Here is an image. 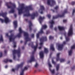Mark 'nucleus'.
<instances>
[{
	"instance_id": "obj_34",
	"label": "nucleus",
	"mask_w": 75,
	"mask_h": 75,
	"mask_svg": "<svg viewBox=\"0 0 75 75\" xmlns=\"http://www.w3.org/2000/svg\"><path fill=\"white\" fill-rule=\"evenodd\" d=\"M49 39L50 40H52L54 39V37H52L51 36H50L49 37Z\"/></svg>"
},
{
	"instance_id": "obj_35",
	"label": "nucleus",
	"mask_w": 75,
	"mask_h": 75,
	"mask_svg": "<svg viewBox=\"0 0 75 75\" xmlns=\"http://www.w3.org/2000/svg\"><path fill=\"white\" fill-rule=\"evenodd\" d=\"M38 66V63L36 62L35 64V68H37Z\"/></svg>"
},
{
	"instance_id": "obj_40",
	"label": "nucleus",
	"mask_w": 75,
	"mask_h": 75,
	"mask_svg": "<svg viewBox=\"0 0 75 75\" xmlns=\"http://www.w3.org/2000/svg\"><path fill=\"white\" fill-rule=\"evenodd\" d=\"M50 23L51 24H54V22L53 21V20H52L51 22H50Z\"/></svg>"
},
{
	"instance_id": "obj_50",
	"label": "nucleus",
	"mask_w": 75,
	"mask_h": 75,
	"mask_svg": "<svg viewBox=\"0 0 75 75\" xmlns=\"http://www.w3.org/2000/svg\"><path fill=\"white\" fill-rule=\"evenodd\" d=\"M52 27H53V25L51 24V25L50 26V28H52Z\"/></svg>"
},
{
	"instance_id": "obj_61",
	"label": "nucleus",
	"mask_w": 75,
	"mask_h": 75,
	"mask_svg": "<svg viewBox=\"0 0 75 75\" xmlns=\"http://www.w3.org/2000/svg\"><path fill=\"white\" fill-rule=\"evenodd\" d=\"M25 20L26 21H28V19H25Z\"/></svg>"
},
{
	"instance_id": "obj_45",
	"label": "nucleus",
	"mask_w": 75,
	"mask_h": 75,
	"mask_svg": "<svg viewBox=\"0 0 75 75\" xmlns=\"http://www.w3.org/2000/svg\"><path fill=\"white\" fill-rule=\"evenodd\" d=\"M31 37L32 38H34V34H32L31 35Z\"/></svg>"
},
{
	"instance_id": "obj_1",
	"label": "nucleus",
	"mask_w": 75,
	"mask_h": 75,
	"mask_svg": "<svg viewBox=\"0 0 75 75\" xmlns=\"http://www.w3.org/2000/svg\"><path fill=\"white\" fill-rule=\"evenodd\" d=\"M23 10H25V12L27 13L26 14H24V17L31 16V19H34L35 18V16H36L37 17L38 16V13L37 12H36L35 13H33L32 15L30 13V10H33V7H32L31 5L25 7L23 4H22L21 5L20 8L18 9L19 15H21V14L23 13Z\"/></svg>"
},
{
	"instance_id": "obj_55",
	"label": "nucleus",
	"mask_w": 75,
	"mask_h": 75,
	"mask_svg": "<svg viewBox=\"0 0 75 75\" xmlns=\"http://www.w3.org/2000/svg\"><path fill=\"white\" fill-rule=\"evenodd\" d=\"M51 11H52V12H53V13H54V12H55V11L53 9H51Z\"/></svg>"
},
{
	"instance_id": "obj_27",
	"label": "nucleus",
	"mask_w": 75,
	"mask_h": 75,
	"mask_svg": "<svg viewBox=\"0 0 75 75\" xmlns=\"http://www.w3.org/2000/svg\"><path fill=\"white\" fill-rule=\"evenodd\" d=\"M47 28V26L46 25H43L42 26V28H42V29H45Z\"/></svg>"
},
{
	"instance_id": "obj_6",
	"label": "nucleus",
	"mask_w": 75,
	"mask_h": 75,
	"mask_svg": "<svg viewBox=\"0 0 75 75\" xmlns=\"http://www.w3.org/2000/svg\"><path fill=\"white\" fill-rule=\"evenodd\" d=\"M6 36L9 37L10 42L12 41H14V40L16 38V36H14V34H11L10 36H8V34L7 33L6 34Z\"/></svg>"
},
{
	"instance_id": "obj_41",
	"label": "nucleus",
	"mask_w": 75,
	"mask_h": 75,
	"mask_svg": "<svg viewBox=\"0 0 75 75\" xmlns=\"http://www.w3.org/2000/svg\"><path fill=\"white\" fill-rule=\"evenodd\" d=\"M2 54H3V53H2V52H0V58L2 57Z\"/></svg>"
},
{
	"instance_id": "obj_2",
	"label": "nucleus",
	"mask_w": 75,
	"mask_h": 75,
	"mask_svg": "<svg viewBox=\"0 0 75 75\" xmlns=\"http://www.w3.org/2000/svg\"><path fill=\"white\" fill-rule=\"evenodd\" d=\"M19 33H18L17 36L14 35L15 37H16L15 38H17V37L19 38V37H20L21 36V34H22V33H23L24 34V36L25 37V41L24 42V45H26L28 41H31V39L29 38L28 37V33L25 32L24 31H23L21 30V28H19Z\"/></svg>"
},
{
	"instance_id": "obj_21",
	"label": "nucleus",
	"mask_w": 75,
	"mask_h": 75,
	"mask_svg": "<svg viewBox=\"0 0 75 75\" xmlns=\"http://www.w3.org/2000/svg\"><path fill=\"white\" fill-rule=\"evenodd\" d=\"M40 58H42L44 57V53H43V52L42 51L40 52Z\"/></svg>"
},
{
	"instance_id": "obj_59",
	"label": "nucleus",
	"mask_w": 75,
	"mask_h": 75,
	"mask_svg": "<svg viewBox=\"0 0 75 75\" xmlns=\"http://www.w3.org/2000/svg\"><path fill=\"white\" fill-rule=\"evenodd\" d=\"M14 16L15 18H16L17 17V15H16V14H14Z\"/></svg>"
},
{
	"instance_id": "obj_52",
	"label": "nucleus",
	"mask_w": 75,
	"mask_h": 75,
	"mask_svg": "<svg viewBox=\"0 0 75 75\" xmlns=\"http://www.w3.org/2000/svg\"><path fill=\"white\" fill-rule=\"evenodd\" d=\"M4 52L5 54H7V51L6 50H5L4 51Z\"/></svg>"
},
{
	"instance_id": "obj_63",
	"label": "nucleus",
	"mask_w": 75,
	"mask_h": 75,
	"mask_svg": "<svg viewBox=\"0 0 75 75\" xmlns=\"http://www.w3.org/2000/svg\"><path fill=\"white\" fill-rule=\"evenodd\" d=\"M34 33H35V32H36V30H34Z\"/></svg>"
},
{
	"instance_id": "obj_47",
	"label": "nucleus",
	"mask_w": 75,
	"mask_h": 75,
	"mask_svg": "<svg viewBox=\"0 0 75 75\" xmlns=\"http://www.w3.org/2000/svg\"><path fill=\"white\" fill-rule=\"evenodd\" d=\"M50 33V31L47 30V31L46 34H49V33Z\"/></svg>"
},
{
	"instance_id": "obj_46",
	"label": "nucleus",
	"mask_w": 75,
	"mask_h": 75,
	"mask_svg": "<svg viewBox=\"0 0 75 75\" xmlns=\"http://www.w3.org/2000/svg\"><path fill=\"white\" fill-rule=\"evenodd\" d=\"M71 5H74V4H75V2H72L71 3Z\"/></svg>"
},
{
	"instance_id": "obj_43",
	"label": "nucleus",
	"mask_w": 75,
	"mask_h": 75,
	"mask_svg": "<svg viewBox=\"0 0 75 75\" xmlns=\"http://www.w3.org/2000/svg\"><path fill=\"white\" fill-rule=\"evenodd\" d=\"M39 33L38 34H37V38H39Z\"/></svg>"
},
{
	"instance_id": "obj_22",
	"label": "nucleus",
	"mask_w": 75,
	"mask_h": 75,
	"mask_svg": "<svg viewBox=\"0 0 75 75\" xmlns=\"http://www.w3.org/2000/svg\"><path fill=\"white\" fill-rule=\"evenodd\" d=\"M13 24L15 25V28H16L17 27V21H14L13 22Z\"/></svg>"
},
{
	"instance_id": "obj_51",
	"label": "nucleus",
	"mask_w": 75,
	"mask_h": 75,
	"mask_svg": "<svg viewBox=\"0 0 75 75\" xmlns=\"http://www.w3.org/2000/svg\"><path fill=\"white\" fill-rule=\"evenodd\" d=\"M12 6L13 8H16V5H15V4L12 5Z\"/></svg>"
},
{
	"instance_id": "obj_10",
	"label": "nucleus",
	"mask_w": 75,
	"mask_h": 75,
	"mask_svg": "<svg viewBox=\"0 0 75 75\" xmlns=\"http://www.w3.org/2000/svg\"><path fill=\"white\" fill-rule=\"evenodd\" d=\"M23 63H22L18 65L17 68H15L14 69H12V71L13 72H14L16 70L17 71L18 69V68H22L23 67Z\"/></svg>"
},
{
	"instance_id": "obj_9",
	"label": "nucleus",
	"mask_w": 75,
	"mask_h": 75,
	"mask_svg": "<svg viewBox=\"0 0 75 75\" xmlns=\"http://www.w3.org/2000/svg\"><path fill=\"white\" fill-rule=\"evenodd\" d=\"M59 55H60V53H58L57 54V58H56L57 61H58L59 60H60V62H64L65 60V59H59Z\"/></svg>"
},
{
	"instance_id": "obj_23",
	"label": "nucleus",
	"mask_w": 75,
	"mask_h": 75,
	"mask_svg": "<svg viewBox=\"0 0 75 75\" xmlns=\"http://www.w3.org/2000/svg\"><path fill=\"white\" fill-rule=\"evenodd\" d=\"M66 34L67 33H64V35L66 37V41H69V38L68 36L66 37Z\"/></svg>"
},
{
	"instance_id": "obj_62",
	"label": "nucleus",
	"mask_w": 75,
	"mask_h": 75,
	"mask_svg": "<svg viewBox=\"0 0 75 75\" xmlns=\"http://www.w3.org/2000/svg\"><path fill=\"white\" fill-rule=\"evenodd\" d=\"M8 67V66H7V65H6V66H5V68H7Z\"/></svg>"
},
{
	"instance_id": "obj_29",
	"label": "nucleus",
	"mask_w": 75,
	"mask_h": 75,
	"mask_svg": "<svg viewBox=\"0 0 75 75\" xmlns=\"http://www.w3.org/2000/svg\"><path fill=\"white\" fill-rule=\"evenodd\" d=\"M44 52L46 54H47L48 52V49L46 48H44Z\"/></svg>"
},
{
	"instance_id": "obj_44",
	"label": "nucleus",
	"mask_w": 75,
	"mask_h": 75,
	"mask_svg": "<svg viewBox=\"0 0 75 75\" xmlns=\"http://www.w3.org/2000/svg\"><path fill=\"white\" fill-rule=\"evenodd\" d=\"M75 10L74 9H73V13H72V15L73 16H74V13H75Z\"/></svg>"
},
{
	"instance_id": "obj_20",
	"label": "nucleus",
	"mask_w": 75,
	"mask_h": 75,
	"mask_svg": "<svg viewBox=\"0 0 75 75\" xmlns=\"http://www.w3.org/2000/svg\"><path fill=\"white\" fill-rule=\"evenodd\" d=\"M44 18H45L44 17H40L39 18V21L40 24H41L42 21H43V19H44Z\"/></svg>"
},
{
	"instance_id": "obj_15",
	"label": "nucleus",
	"mask_w": 75,
	"mask_h": 75,
	"mask_svg": "<svg viewBox=\"0 0 75 75\" xmlns=\"http://www.w3.org/2000/svg\"><path fill=\"white\" fill-rule=\"evenodd\" d=\"M63 47H64V45H63V44L58 45V50L61 51V50H62V48H63Z\"/></svg>"
},
{
	"instance_id": "obj_42",
	"label": "nucleus",
	"mask_w": 75,
	"mask_h": 75,
	"mask_svg": "<svg viewBox=\"0 0 75 75\" xmlns=\"http://www.w3.org/2000/svg\"><path fill=\"white\" fill-rule=\"evenodd\" d=\"M47 17L49 18H51V15L50 14H48L47 15Z\"/></svg>"
},
{
	"instance_id": "obj_24",
	"label": "nucleus",
	"mask_w": 75,
	"mask_h": 75,
	"mask_svg": "<svg viewBox=\"0 0 75 75\" xmlns=\"http://www.w3.org/2000/svg\"><path fill=\"white\" fill-rule=\"evenodd\" d=\"M50 49L52 51H54V45H51L50 46Z\"/></svg>"
},
{
	"instance_id": "obj_57",
	"label": "nucleus",
	"mask_w": 75,
	"mask_h": 75,
	"mask_svg": "<svg viewBox=\"0 0 75 75\" xmlns=\"http://www.w3.org/2000/svg\"><path fill=\"white\" fill-rule=\"evenodd\" d=\"M13 30H11L9 31V33H12V32H13Z\"/></svg>"
},
{
	"instance_id": "obj_5",
	"label": "nucleus",
	"mask_w": 75,
	"mask_h": 75,
	"mask_svg": "<svg viewBox=\"0 0 75 75\" xmlns=\"http://www.w3.org/2000/svg\"><path fill=\"white\" fill-rule=\"evenodd\" d=\"M68 13V11L67 9H65L64 10V12L62 13V15L58 14L57 16H54L53 17V19H55L56 18H58L59 17H64V16H65V14L67 13Z\"/></svg>"
},
{
	"instance_id": "obj_60",
	"label": "nucleus",
	"mask_w": 75,
	"mask_h": 75,
	"mask_svg": "<svg viewBox=\"0 0 75 75\" xmlns=\"http://www.w3.org/2000/svg\"><path fill=\"white\" fill-rule=\"evenodd\" d=\"M22 50H24V46L22 47Z\"/></svg>"
},
{
	"instance_id": "obj_3",
	"label": "nucleus",
	"mask_w": 75,
	"mask_h": 75,
	"mask_svg": "<svg viewBox=\"0 0 75 75\" xmlns=\"http://www.w3.org/2000/svg\"><path fill=\"white\" fill-rule=\"evenodd\" d=\"M7 15V13H0V16H2L4 18H5V19H3L0 18V20L1 21L2 23H3L4 22H5V23H7L10 21L8 18L6 17V15Z\"/></svg>"
},
{
	"instance_id": "obj_13",
	"label": "nucleus",
	"mask_w": 75,
	"mask_h": 75,
	"mask_svg": "<svg viewBox=\"0 0 75 75\" xmlns=\"http://www.w3.org/2000/svg\"><path fill=\"white\" fill-rule=\"evenodd\" d=\"M40 9L39 10V11H41L40 12V14H43V11L44 10H45V8H44V6L42 5H40Z\"/></svg>"
},
{
	"instance_id": "obj_56",
	"label": "nucleus",
	"mask_w": 75,
	"mask_h": 75,
	"mask_svg": "<svg viewBox=\"0 0 75 75\" xmlns=\"http://www.w3.org/2000/svg\"><path fill=\"white\" fill-rule=\"evenodd\" d=\"M54 30L55 31H57V28H54Z\"/></svg>"
},
{
	"instance_id": "obj_54",
	"label": "nucleus",
	"mask_w": 75,
	"mask_h": 75,
	"mask_svg": "<svg viewBox=\"0 0 75 75\" xmlns=\"http://www.w3.org/2000/svg\"><path fill=\"white\" fill-rule=\"evenodd\" d=\"M63 44H66V42L64 41L63 43Z\"/></svg>"
},
{
	"instance_id": "obj_12",
	"label": "nucleus",
	"mask_w": 75,
	"mask_h": 75,
	"mask_svg": "<svg viewBox=\"0 0 75 75\" xmlns=\"http://www.w3.org/2000/svg\"><path fill=\"white\" fill-rule=\"evenodd\" d=\"M38 47V44H36V45L35 46H34L33 44H32L31 45V47H32V48H34V51H33L32 52L33 54H34L35 52V51H36V50H37V48Z\"/></svg>"
},
{
	"instance_id": "obj_39",
	"label": "nucleus",
	"mask_w": 75,
	"mask_h": 75,
	"mask_svg": "<svg viewBox=\"0 0 75 75\" xmlns=\"http://www.w3.org/2000/svg\"><path fill=\"white\" fill-rule=\"evenodd\" d=\"M75 48V45H73L72 47H71V49H74Z\"/></svg>"
},
{
	"instance_id": "obj_33",
	"label": "nucleus",
	"mask_w": 75,
	"mask_h": 75,
	"mask_svg": "<svg viewBox=\"0 0 75 75\" xmlns=\"http://www.w3.org/2000/svg\"><path fill=\"white\" fill-rule=\"evenodd\" d=\"M59 8V6H56L55 8H54V9L56 10H57Z\"/></svg>"
},
{
	"instance_id": "obj_7",
	"label": "nucleus",
	"mask_w": 75,
	"mask_h": 75,
	"mask_svg": "<svg viewBox=\"0 0 75 75\" xmlns=\"http://www.w3.org/2000/svg\"><path fill=\"white\" fill-rule=\"evenodd\" d=\"M48 5H50L51 7L54 6V4H55V2L54 0H47Z\"/></svg>"
},
{
	"instance_id": "obj_53",
	"label": "nucleus",
	"mask_w": 75,
	"mask_h": 75,
	"mask_svg": "<svg viewBox=\"0 0 75 75\" xmlns=\"http://www.w3.org/2000/svg\"><path fill=\"white\" fill-rule=\"evenodd\" d=\"M63 21L64 23H66V22H67V20H63Z\"/></svg>"
},
{
	"instance_id": "obj_64",
	"label": "nucleus",
	"mask_w": 75,
	"mask_h": 75,
	"mask_svg": "<svg viewBox=\"0 0 75 75\" xmlns=\"http://www.w3.org/2000/svg\"><path fill=\"white\" fill-rule=\"evenodd\" d=\"M42 47H39V49H41V48Z\"/></svg>"
},
{
	"instance_id": "obj_49",
	"label": "nucleus",
	"mask_w": 75,
	"mask_h": 75,
	"mask_svg": "<svg viewBox=\"0 0 75 75\" xmlns=\"http://www.w3.org/2000/svg\"><path fill=\"white\" fill-rule=\"evenodd\" d=\"M48 65H49V67H52V66L51 65V64H50V63L48 64Z\"/></svg>"
},
{
	"instance_id": "obj_38",
	"label": "nucleus",
	"mask_w": 75,
	"mask_h": 75,
	"mask_svg": "<svg viewBox=\"0 0 75 75\" xmlns=\"http://www.w3.org/2000/svg\"><path fill=\"white\" fill-rule=\"evenodd\" d=\"M13 43L14 44L13 46V48H16V42H13Z\"/></svg>"
},
{
	"instance_id": "obj_31",
	"label": "nucleus",
	"mask_w": 75,
	"mask_h": 75,
	"mask_svg": "<svg viewBox=\"0 0 75 75\" xmlns=\"http://www.w3.org/2000/svg\"><path fill=\"white\" fill-rule=\"evenodd\" d=\"M39 34H42V33H44V32H43V29H42V28L40 30V32H39Z\"/></svg>"
},
{
	"instance_id": "obj_16",
	"label": "nucleus",
	"mask_w": 75,
	"mask_h": 75,
	"mask_svg": "<svg viewBox=\"0 0 75 75\" xmlns=\"http://www.w3.org/2000/svg\"><path fill=\"white\" fill-rule=\"evenodd\" d=\"M28 68L26 67H25L24 69L22 70L20 74V75H24V72L25 70H27Z\"/></svg>"
},
{
	"instance_id": "obj_32",
	"label": "nucleus",
	"mask_w": 75,
	"mask_h": 75,
	"mask_svg": "<svg viewBox=\"0 0 75 75\" xmlns=\"http://www.w3.org/2000/svg\"><path fill=\"white\" fill-rule=\"evenodd\" d=\"M72 50H71L69 52V55H71L72 54Z\"/></svg>"
},
{
	"instance_id": "obj_14",
	"label": "nucleus",
	"mask_w": 75,
	"mask_h": 75,
	"mask_svg": "<svg viewBox=\"0 0 75 75\" xmlns=\"http://www.w3.org/2000/svg\"><path fill=\"white\" fill-rule=\"evenodd\" d=\"M35 61V59L34 58V55H32L30 57V60L28 62L31 63L32 62Z\"/></svg>"
},
{
	"instance_id": "obj_30",
	"label": "nucleus",
	"mask_w": 75,
	"mask_h": 75,
	"mask_svg": "<svg viewBox=\"0 0 75 75\" xmlns=\"http://www.w3.org/2000/svg\"><path fill=\"white\" fill-rule=\"evenodd\" d=\"M0 41L3 42V36L2 35H1L0 37Z\"/></svg>"
},
{
	"instance_id": "obj_8",
	"label": "nucleus",
	"mask_w": 75,
	"mask_h": 75,
	"mask_svg": "<svg viewBox=\"0 0 75 75\" xmlns=\"http://www.w3.org/2000/svg\"><path fill=\"white\" fill-rule=\"evenodd\" d=\"M40 45H42L43 44V42L44 41H47V37H42L40 39Z\"/></svg>"
},
{
	"instance_id": "obj_11",
	"label": "nucleus",
	"mask_w": 75,
	"mask_h": 75,
	"mask_svg": "<svg viewBox=\"0 0 75 75\" xmlns=\"http://www.w3.org/2000/svg\"><path fill=\"white\" fill-rule=\"evenodd\" d=\"M73 34V31H72V25H70V27L69 31L68 34V36H71Z\"/></svg>"
},
{
	"instance_id": "obj_26",
	"label": "nucleus",
	"mask_w": 75,
	"mask_h": 75,
	"mask_svg": "<svg viewBox=\"0 0 75 75\" xmlns=\"http://www.w3.org/2000/svg\"><path fill=\"white\" fill-rule=\"evenodd\" d=\"M15 11H14V8H12V9L11 10L9 11V13H13Z\"/></svg>"
},
{
	"instance_id": "obj_18",
	"label": "nucleus",
	"mask_w": 75,
	"mask_h": 75,
	"mask_svg": "<svg viewBox=\"0 0 75 75\" xmlns=\"http://www.w3.org/2000/svg\"><path fill=\"white\" fill-rule=\"evenodd\" d=\"M29 31H31L32 30V28H31V27L33 26V24H32V23H31V21H29Z\"/></svg>"
},
{
	"instance_id": "obj_37",
	"label": "nucleus",
	"mask_w": 75,
	"mask_h": 75,
	"mask_svg": "<svg viewBox=\"0 0 75 75\" xmlns=\"http://www.w3.org/2000/svg\"><path fill=\"white\" fill-rule=\"evenodd\" d=\"M57 71H58L59 69V65H57L56 66Z\"/></svg>"
},
{
	"instance_id": "obj_36",
	"label": "nucleus",
	"mask_w": 75,
	"mask_h": 75,
	"mask_svg": "<svg viewBox=\"0 0 75 75\" xmlns=\"http://www.w3.org/2000/svg\"><path fill=\"white\" fill-rule=\"evenodd\" d=\"M52 64H54V65H55V64H56V62L54 61V60L52 59Z\"/></svg>"
},
{
	"instance_id": "obj_17",
	"label": "nucleus",
	"mask_w": 75,
	"mask_h": 75,
	"mask_svg": "<svg viewBox=\"0 0 75 75\" xmlns=\"http://www.w3.org/2000/svg\"><path fill=\"white\" fill-rule=\"evenodd\" d=\"M6 5L8 8H11V6H9V5H12V3L11 2H7L6 4Z\"/></svg>"
},
{
	"instance_id": "obj_28",
	"label": "nucleus",
	"mask_w": 75,
	"mask_h": 75,
	"mask_svg": "<svg viewBox=\"0 0 75 75\" xmlns=\"http://www.w3.org/2000/svg\"><path fill=\"white\" fill-rule=\"evenodd\" d=\"M49 70L51 72L52 74H54V73H55V70L53 69L52 70H51V69H49Z\"/></svg>"
},
{
	"instance_id": "obj_48",
	"label": "nucleus",
	"mask_w": 75,
	"mask_h": 75,
	"mask_svg": "<svg viewBox=\"0 0 75 75\" xmlns=\"http://www.w3.org/2000/svg\"><path fill=\"white\" fill-rule=\"evenodd\" d=\"M75 69V66H73V67L71 68V69Z\"/></svg>"
},
{
	"instance_id": "obj_58",
	"label": "nucleus",
	"mask_w": 75,
	"mask_h": 75,
	"mask_svg": "<svg viewBox=\"0 0 75 75\" xmlns=\"http://www.w3.org/2000/svg\"><path fill=\"white\" fill-rule=\"evenodd\" d=\"M70 62V61H68L67 62V64H69Z\"/></svg>"
},
{
	"instance_id": "obj_4",
	"label": "nucleus",
	"mask_w": 75,
	"mask_h": 75,
	"mask_svg": "<svg viewBox=\"0 0 75 75\" xmlns=\"http://www.w3.org/2000/svg\"><path fill=\"white\" fill-rule=\"evenodd\" d=\"M13 59H16V54H18V58H19L20 57V55L21 54V50L19 48L17 50H14L13 51Z\"/></svg>"
},
{
	"instance_id": "obj_19",
	"label": "nucleus",
	"mask_w": 75,
	"mask_h": 75,
	"mask_svg": "<svg viewBox=\"0 0 75 75\" xmlns=\"http://www.w3.org/2000/svg\"><path fill=\"white\" fill-rule=\"evenodd\" d=\"M3 61L4 62V63H7L8 62H12V60L8 59H4Z\"/></svg>"
},
{
	"instance_id": "obj_25",
	"label": "nucleus",
	"mask_w": 75,
	"mask_h": 75,
	"mask_svg": "<svg viewBox=\"0 0 75 75\" xmlns=\"http://www.w3.org/2000/svg\"><path fill=\"white\" fill-rule=\"evenodd\" d=\"M58 28L60 31H62V30H64V28L63 27L59 26L58 27Z\"/></svg>"
}]
</instances>
